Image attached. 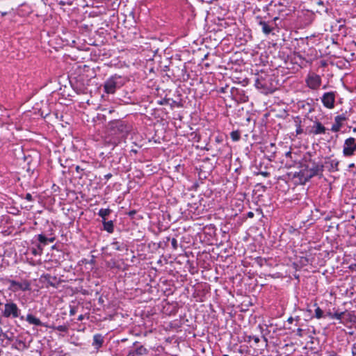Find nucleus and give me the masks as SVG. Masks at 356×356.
<instances>
[{
  "label": "nucleus",
  "mask_w": 356,
  "mask_h": 356,
  "mask_svg": "<svg viewBox=\"0 0 356 356\" xmlns=\"http://www.w3.org/2000/svg\"><path fill=\"white\" fill-rule=\"evenodd\" d=\"M311 166L307 165L300 171L301 175L305 178V181H308L314 176L321 175L323 171L324 166L322 164L316 163L314 162H311Z\"/></svg>",
  "instance_id": "nucleus-1"
},
{
  "label": "nucleus",
  "mask_w": 356,
  "mask_h": 356,
  "mask_svg": "<svg viewBox=\"0 0 356 356\" xmlns=\"http://www.w3.org/2000/svg\"><path fill=\"white\" fill-rule=\"evenodd\" d=\"M356 152V139L350 137L347 138L343 144V154L346 157L352 156Z\"/></svg>",
  "instance_id": "nucleus-2"
},
{
  "label": "nucleus",
  "mask_w": 356,
  "mask_h": 356,
  "mask_svg": "<svg viewBox=\"0 0 356 356\" xmlns=\"http://www.w3.org/2000/svg\"><path fill=\"white\" fill-rule=\"evenodd\" d=\"M19 315V310L17 305L14 302H7L4 305L3 316L6 318H17Z\"/></svg>",
  "instance_id": "nucleus-3"
},
{
  "label": "nucleus",
  "mask_w": 356,
  "mask_h": 356,
  "mask_svg": "<svg viewBox=\"0 0 356 356\" xmlns=\"http://www.w3.org/2000/svg\"><path fill=\"white\" fill-rule=\"evenodd\" d=\"M110 127L111 129L113 130L115 134H121L122 136L129 131V127L122 121L117 120L111 122Z\"/></svg>",
  "instance_id": "nucleus-4"
},
{
  "label": "nucleus",
  "mask_w": 356,
  "mask_h": 356,
  "mask_svg": "<svg viewBox=\"0 0 356 356\" xmlns=\"http://www.w3.org/2000/svg\"><path fill=\"white\" fill-rule=\"evenodd\" d=\"M307 86L313 90L318 89L321 84V78L315 73H309L305 80Z\"/></svg>",
  "instance_id": "nucleus-5"
},
{
  "label": "nucleus",
  "mask_w": 356,
  "mask_h": 356,
  "mask_svg": "<svg viewBox=\"0 0 356 356\" xmlns=\"http://www.w3.org/2000/svg\"><path fill=\"white\" fill-rule=\"evenodd\" d=\"M322 103L323 106L327 108H333L334 107L335 102V94L334 92H325L322 98Z\"/></svg>",
  "instance_id": "nucleus-6"
},
{
  "label": "nucleus",
  "mask_w": 356,
  "mask_h": 356,
  "mask_svg": "<svg viewBox=\"0 0 356 356\" xmlns=\"http://www.w3.org/2000/svg\"><path fill=\"white\" fill-rule=\"evenodd\" d=\"M8 282L10 284V289H12L13 291L18 290L27 291L30 289V284L27 281L18 282L15 280H9Z\"/></svg>",
  "instance_id": "nucleus-7"
},
{
  "label": "nucleus",
  "mask_w": 356,
  "mask_h": 356,
  "mask_svg": "<svg viewBox=\"0 0 356 356\" xmlns=\"http://www.w3.org/2000/svg\"><path fill=\"white\" fill-rule=\"evenodd\" d=\"M104 87L106 93L113 94L115 91L116 82L113 78H111L105 82Z\"/></svg>",
  "instance_id": "nucleus-8"
},
{
  "label": "nucleus",
  "mask_w": 356,
  "mask_h": 356,
  "mask_svg": "<svg viewBox=\"0 0 356 356\" xmlns=\"http://www.w3.org/2000/svg\"><path fill=\"white\" fill-rule=\"evenodd\" d=\"M346 120V117L343 115H337L334 118V123L332 124L331 130L333 132H337L340 130L342 123Z\"/></svg>",
  "instance_id": "nucleus-9"
},
{
  "label": "nucleus",
  "mask_w": 356,
  "mask_h": 356,
  "mask_svg": "<svg viewBox=\"0 0 356 356\" xmlns=\"http://www.w3.org/2000/svg\"><path fill=\"white\" fill-rule=\"evenodd\" d=\"M326 131L325 127L319 122H315L312 127L311 133L314 135L325 134Z\"/></svg>",
  "instance_id": "nucleus-10"
},
{
  "label": "nucleus",
  "mask_w": 356,
  "mask_h": 356,
  "mask_svg": "<svg viewBox=\"0 0 356 356\" xmlns=\"http://www.w3.org/2000/svg\"><path fill=\"white\" fill-rule=\"evenodd\" d=\"M26 320L29 323L32 324V325H38V326L43 325V323L40 321V320L39 318L35 317L32 314H28L26 316Z\"/></svg>",
  "instance_id": "nucleus-11"
},
{
  "label": "nucleus",
  "mask_w": 356,
  "mask_h": 356,
  "mask_svg": "<svg viewBox=\"0 0 356 356\" xmlns=\"http://www.w3.org/2000/svg\"><path fill=\"white\" fill-rule=\"evenodd\" d=\"M104 342L103 337L101 334H95L93 337V343L92 345L96 347V348H99L102 346Z\"/></svg>",
  "instance_id": "nucleus-12"
},
{
  "label": "nucleus",
  "mask_w": 356,
  "mask_h": 356,
  "mask_svg": "<svg viewBox=\"0 0 356 356\" xmlns=\"http://www.w3.org/2000/svg\"><path fill=\"white\" fill-rule=\"evenodd\" d=\"M330 165V171H338L339 170V161L337 159H331L327 162Z\"/></svg>",
  "instance_id": "nucleus-13"
},
{
  "label": "nucleus",
  "mask_w": 356,
  "mask_h": 356,
  "mask_svg": "<svg viewBox=\"0 0 356 356\" xmlns=\"http://www.w3.org/2000/svg\"><path fill=\"white\" fill-rule=\"evenodd\" d=\"M104 229L106 230L109 233H112L113 232V221H104Z\"/></svg>",
  "instance_id": "nucleus-14"
},
{
  "label": "nucleus",
  "mask_w": 356,
  "mask_h": 356,
  "mask_svg": "<svg viewBox=\"0 0 356 356\" xmlns=\"http://www.w3.org/2000/svg\"><path fill=\"white\" fill-rule=\"evenodd\" d=\"M259 24L262 26V31L265 34H269L272 29L264 21H260Z\"/></svg>",
  "instance_id": "nucleus-15"
},
{
  "label": "nucleus",
  "mask_w": 356,
  "mask_h": 356,
  "mask_svg": "<svg viewBox=\"0 0 356 356\" xmlns=\"http://www.w3.org/2000/svg\"><path fill=\"white\" fill-rule=\"evenodd\" d=\"M111 211L109 209H101L99 211V216H101L104 220L106 217L111 213Z\"/></svg>",
  "instance_id": "nucleus-16"
},
{
  "label": "nucleus",
  "mask_w": 356,
  "mask_h": 356,
  "mask_svg": "<svg viewBox=\"0 0 356 356\" xmlns=\"http://www.w3.org/2000/svg\"><path fill=\"white\" fill-rule=\"evenodd\" d=\"M135 352L136 355H143L147 353V349L144 348L143 346H140V347L136 348Z\"/></svg>",
  "instance_id": "nucleus-17"
},
{
  "label": "nucleus",
  "mask_w": 356,
  "mask_h": 356,
  "mask_svg": "<svg viewBox=\"0 0 356 356\" xmlns=\"http://www.w3.org/2000/svg\"><path fill=\"white\" fill-rule=\"evenodd\" d=\"M49 238H47L45 236L42 235V234H39L38 235V241L44 244V245H46L47 243V241H48Z\"/></svg>",
  "instance_id": "nucleus-18"
},
{
  "label": "nucleus",
  "mask_w": 356,
  "mask_h": 356,
  "mask_svg": "<svg viewBox=\"0 0 356 356\" xmlns=\"http://www.w3.org/2000/svg\"><path fill=\"white\" fill-rule=\"evenodd\" d=\"M42 249L40 247V245H38L37 248H32L31 252L34 255H38V254L40 255L42 254Z\"/></svg>",
  "instance_id": "nucleus-19"
},
{
  "label": "nucleus",
  "mask_w": 356,
  "mask_h": 356,
  "mask_svg": "<svg viewBox=\"0 0 356 356\" xmlns=\"http://www.w3.org/2000/svg\"><path fill=\"white\" fill-rule=\"evenodd\" d=\"M323 312L320 307H317L315 309V316L317 318H321L323 317Z\"/></svg>",
  "instance_id": "nucleus-20"
},
{
  "label": "nucleus",
  "mask_w": 356,
  "mask_h": 356,
  "mask_svg": "<svg viewBox=\"0 0 356 356\" xmlns=\"http://www.w3.org/2000/svg\"><path fill=\"white\" fill-rule=\"evenodd\" d=\"M344 315V312H335L333 314L334 318L337 320H341L342 318V316Z\"/></svg>",
  "instance_id": "nucleus-21"
},
{
  "label": "nucleus",
  "mask_w": 356,
  "mask_h": 356,
  "mask_svg": "<svg viewBox=\"0 0 356 356\" xmlns=\"http://www.w3.org/2000/svg\"><path fill=\"white\" fill-rule=\"evenodd\" d=\"M56 329L60 332H67V327L66 325H58V327H56Z\"/></svg>",
  "instance_id": "nucleus-22"
},
{
  "label": "nucleus",
  "mask_w": 356,
  "mask_h": 356,
  "mask_svg": "<svg viewBox=\"0 0 356 356\" xmlns=\"http://www.w3.org/2000/svg\"><path fill=\"white\" fill-rule=\"evenodd\" d=\"M171 244H172V248L174 250H177V248H178V243H177V241L176 238H172V239Z\"/></svg>",
  "instance_id": "nucleus-23"
},
{
  "label": "nucleus",
  "mask_w": 356,
  "mask_h": 356,
  "mask_svg": "<svg viewBox=\"0 0 356 356\" xmlns=\"http://www.w3.org/2000/svg\"><path fill=\"white\" fill-rule=\"evenodd\" d=\"M337 22L339 24V29H341V27H343L345 26V19L341 18V19L337 20Z\"/></svg>",
  "instance_id": "nucleus-24"
},
{
  "label": "nucleus",
  "mask_w": 356,
  "mask_h": 356,
  "mask_svg": "<svg viewBox=\"0 0 356 356\" xmlns=\"http://www.w3.org/2000/svg\"><path fill=\"white\" fill-rule=\"evenodd\" d=\"M231 136L234 140H238L239 139V136L237 132H235V131L232 132Z\"/></svg>",
  "instance_id": "nucleus-25"
},
{
  "label": "nucleus",
  "mask_w": 356,
  "mask_h": 356,
  "mask_svg": "<svg viewBox=\"0 0 356 356\" xmlns=\"http://www.w3.org/2000/svg\"><path fill=\"white\" fill-rule=\"evenodd\" d=\"M255 86H256V87L257 88H264V84L259 79H257L256 81Z\"/></svg>",
  "instance_id": "nucleus-26"
},
{
  "label": "nucleus",
  "mask_w": 356,
  "mask_h": 356,
  "mask_svg": "<svg viewBox=\"0 0 356 356\" xmlns=\"http://www.w3.org/2000/svg\"><path fill=\"white\" fill-rule=\"evenodd\" d=\"M25 198L29 200V201H31L33 199H32V195L30 194V193H27L26 195V197Z\"/></svg>",
  "instance_id": "nucleus-27"
},
{
  "label": "nucleus",
  "mask_w": 356,
  "mask_h": 356,
  "mask_svg": "<svg viewBox=\"0 0 356 356\" xmlns=\"http://www.w3.org/2000/svg\"><path fill=\"white\" fill-rule=\"evenodd\" d=\"M75 313H76L75 308H74V307H72V308L70 309V316H73V315H74V314H75Z\"/></svg>",
  "instance_id": "nucleus-28"
},
{
  "label": "nucleus",
  "mask_w": 356,
  "mask_h": 356,
  "mask_svg": "<svg viewBox=\"0 0 356 356\" xmlns=\"http://www.w3.org/2000/svg\"><path fill=\"white\" fill-rule=\"evenodd\" d=\"M297 334L300 337H302V330L301 328L297 330Z\"/></svg>",
  "instance_id": "nucleus-29"
},
{
  "label": "nucleus",
  "mask_w": 356,
  "mask_h": 356,
  "mask_svg": "<svg viewBox=\"0 0 356 356\" xmlns=\"http://www.w3.org/2000/svg\"><path fill=\"white\" fill-rule=\"evenodd\" d=\"M136 354L135 351L129 352V354L127 355V356H136Z\"/></svg>",
  "instance_id": "nucleus-30"
},
{
  "label": "nucleus",
  "mask_w": 356,
  "mask_h": 356,
  "mask_svg": "<svg viewBox=\"0 0 356 356\" xmlns=\"http://www.w3.org/2000/svg\"><path fill=\"white\" fill-rule=\"evenodd\" d=\"M353 354L356 355V343L354 345L353 348Z\"/></svg>",
  "instance_id": "nucleus-31"
},
{
  "label": "nucleus",
  "mask_w": 356,
  "mask_h": 356,
  "mask_svg": "<svg viewBox=\"0 0 356 356\" xmlns=\"http://www.w3.org/2000/svg\"><path fill=\"white\" fill-rule=\"evenodd\" d=\"M333 314H332V313H331V312H328V313L327 314V316H328L330 318H331L334 319Z\"/></svg>",
  "instance_id": "nucleus-32"
},
{
  "label": "nucleus",
  "mask_w": 356,
  "mask_h": 356,
  "mask_svg": "<svg viewBox=\"0 0 356 356\" xmlns=\"http://www.w3.org/2000/svg\"><path fill=\"white\" fill-rule=\"evenodd\" d=\"M302 131V129L300 127H299L297 130H296V132H297V134H301Z\"/></svg>",
  "instance_id": "nucleus-33"
},
{
  "label": "nucleus",
  "mask_w": 356,
  "mask_h": 356,
  "mask_svg": "<svg viewBox=\"0 0 356 356\" xmlns=\"http://www.w3.org/2000/svg\"><path fill=\"white\" fill-rule=\"evenodd\" d=\"M111 177H112V175H111V174H110V173H109V174H107V175H105V178H106V179H110Z\"/></svg>",
  "instance_id": "nucleus-34"
},
{
  "label": "nucleus",
  "mask_w": 356,
  "mask_h": 356,
  "mask_svg": "<svg viewBox=\"0 0 356 356\" xmlns=\"http://www.w3.org/2000/svg\"><path fill=\"white\" fill-rule=\"evenodd\" d=\"M287 321L289 323H292L293 321V317H289L287 320Z\"/></svg>",
  "instance_id": "nucleus-35"
},
{
  "label": "nucleus",
  "mask_w": 356,
  "mask_h": 356,
  "mask_svg": "<svg viewBox=\"0 0 356 356\" xmlns=\"http://www.w3.org/2000/svg\"><path fill=\"white\" fill-rule=\"evenodd\" d=\"M76 172H79V171H80V170H82V169H81L80 166L77 165V166L76 167Z\"/></svg>",
  "instance_id": "nucleus-36"
},
{
  "label": "nucleus",
  "mask_w": 356,
  "mask_h": 356,
  "mask_svg": "<svg viewBox=\"0 0 356 356\" xmlns=\"http://www.w3.org/2000/svg\"><path fill=\"white\" fill-rule=\"evenodd\" d=\"M355 164H354V163H350V164H349L348 168H355Z\"/></svg>",
  "instance_id": "nucleus-37"
},
{
  "label": "nucleus",
  "mask_w": 356,
  "mask_h": 356,
  "mask_svg": "<svg viewBox=\"0 0 356 356\" xmlns=\"http://www.w3.org/2000/svg\"><path fill=\"white\" fill-rule=\"evenodd\" d=\"M83 319V315H80L78 318L79 321H81Z\"/></svg>",
  "instance_id": "nucleus-38"
},
{
  "label": "nucleus",
  "mask_w": 356,
  "mask_h": 356,
  "mask_svg": "<svg viewBox=\"0 0 356 356\" xmlns=\"http://www.w3.org/2000/svg\"><path fill=\"white\" fill-rule=\"evenodd\" d=\"M248 216L249 217H252L253 216V213L252 212H249L248 213Z\"/></svg>",
  "instance_id": "nucleus-39"
},
{
  "label": "nucleus",
  "mask_w": 356,
  "mask_h": 356,
  "mask_svg": "<svg viewBox=\"0 0 356 356\" xmlns=\"http://www.w3.org/2000/svg\"><path fill=\"white\" fill-rule=\"evenodd\" d=\"M54 239L52 238H49V239L48 240V241L53 242V241H54Z\"/></svg>",
  "instance_id": "nucleus-40"
},
{
  "label": "nucleus",
  "mask_w": 356,
  "mask_h": 356,
  "mask_svg": "<svg viewBox=\"0 0 356 356\" xmlns=\"http://www.w3.org/2000/svg\"><path fill=\"white\" fill-rule=\"evenodd\" d=\"M290 154H291V152H288L286 153V156H289Z\"/></svg>",
  "instance_id": "nucleus-41"
},
{
  "label": "nucleus",
  "mask_w": 356,
  "mask_h": 356,
  "mask_svg": "<svg viewBox=\"0 0 356 356\" xmlns=\"http://www.w3.org/2000/svg\"><path fill=\"white\" fill-rule=\"evenodd\" d=\"M254 341H255V342L257 343V342H259V339L258 338H255Z\"/></svg>",
  "instance_id": "nucleus-42"
},
{
  "label": "nucleus",
  "mask_w": 356,
  "mask_h": 356,
  "mask_svg": "<svg viewBox=\"0 0 356 356\" xmlns=\"http://www.w3.org/2000/svg\"><path fill=\"white\" fill-rule=\"evenodd\" d=\"M318 3L321 5V4H323V2L322 1H319Z\"/></svg>",
  "instance_id": "nucleus-43"
},
{
  "label": "nucleus",
  "mask_w": 356,
  "mask_h": 356,
  "mask_svg": "<svg viewBox=\"0 0 356 356\" xmlns=\"http://www.w3.org/2000/svg\"><path fill=\"white\" fill-rule=\"evenodd\" d=\"M108 113H112L113 111L112 110H108Z\"/></svg>",
  "instance_id": "nucleus-44"
},
{
  "label": "nucleus",
  "mask_w": 356,
  "mask_h": 356,
  "mask_svg": "<svg viewBox=\"0 0 356 356\" xmlns=\"http://www.w3.org/2000/svg\"><path fill=\"white\" fill-rule=\"evenodd\" d=\"M296 321H298L299 320V317L298 316L296 318Z\"/></svg>",
  "instance_id": "nucleus-45"
},
{
  "label": "nucleus",
  "mask_w": 356,
  "mask_h": 356,
  "mask_svg": "<svg viewBox=\"0 0 356 356\" xmlns=\"http://www.w3.org/2000/svg\"><path fill=\"white\" fill-rule=\"evenodd\" d=\"M222 356H229V355H223Z\"/></svg>",
  "instance_id": "nucleus-46"
}]
</instances>
